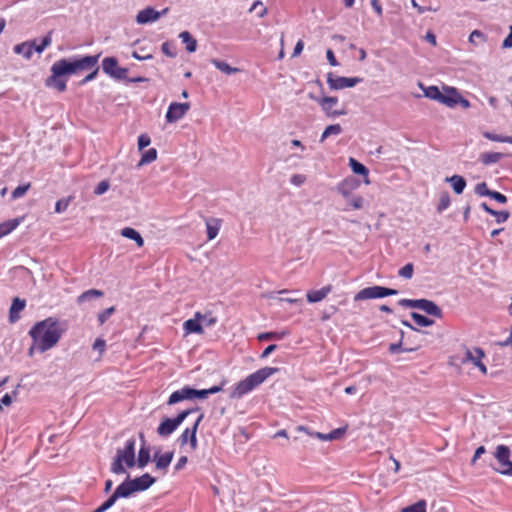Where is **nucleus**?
Masks as SVG:
<instances>
[{
    "label": "nucleus",
    "mask_w": 512,
    "mask_h": 512,
    "mask_svg": "<svg viewBox=\"0 0 512 512\" xmlns=\"http://www.w3.org/2000/svg\"><path fill=\"white\" fill-rule=\"evenodd\" d=\"M65 328L54 317H48L37 322L29 331V336L35 342V347L40 353H44L57 345Z\"/></svg>",
    "instance_id": "nucleus-1"
},
{
    "label": "nucleus",
    "mask_w": 512,
    "mask_h": 512,
    "mask_svg": "<svg viewBox=\"0 0 512 512\" xmlns=\"http://www.w3.org/2000/svg\"><path fill=\"white\" fill-rule=\"evenodd\" d=\"M279 372L277 367H263L237 382L231 389V399H241L264 383L269 377Z\"/></svg>",
    "instance_id": "nucleus-2"
},
{
    "label": "nucleus",
    "mask_w": 512,
    "mask_h": 512,
    "mask_svg": "<svg viewBox=\"0 0 512 512\" xmlns=\"http://www.w3.org/2000/svg\"><path fill=\"white\" fill-rule=\"evenodd\" d=\"M100 55H88L82 58L60 59L53 64L63 76L77 74L81 71L90 70L97 65Z\"/></svg>",
    "instance_id": "nucleus-3"
},
{
    "label": "nucleus",
    "mask_w": 512,
    "mask_h": 512,
    "mask_svg": "<svg viewBox=\"0 0 512 512\" xmlns=\"http://www.w3.org/2000/svg\"><path fill=\"white\" fill-rule=\"evenodd\" d=\"M135 464V439L126 441L123 449H118L116 457L111 464V472L114 474L125 473L124 465L131 468Z\"/></svg>",
    "instance_id": "nucleus-4"
},
{
    "label": "nucleus",
    "mask_w": 512,
    "mask_h": 512,
    "mask_svg": "<svg viewBox=\"0 0 512 512\" xmlns=\"http://www.w3.org/2000/svg\"><path fill=\"white\" fill-rule=\"evenodd\" d=\"M52 32L43 37L39 45L34 40L25 41L14 46L13 51L17 55H22L26 60H30L34 52L41 54L52 43Z\"/></svg>",
    "instance_id": "nucleus-5"
},
{
    "label": "nucleus",
    "mask_w": 512,
    "mask_h": 512,
    "mask_svg": "<svg viewBox=\"0 0 512 512\" xmlns=\"http://www.w3.org/2000/svg\"><path fill=\"white\" fill-rule=\"evenodd\" d=\"M399 305L403 307L421 309L428 315H432L437 318L442 317L441 309L433 301L427 299H401L399 301Z\"/></svg>",
    "instance_id": "nucleus-6"
},
{
    "label": "nucleus",
    "mask_w": 512,
    "mask_h": 512,
    "mask_svg": "<svg viewBox=\"0 0 512 512\" xmlns=\"http://www.w3.org/2000/svg\"><path fill=\"white\" fill-rule=\"evenodd\" d=\"M197 410L198 408L187 409L180 412L175 418L164 419L158 426L157 433L162 437L171 435L179 427V425L187 418L189 414Z\"/></svg>",
    "instance_id": "nucleus-7"
},
{
    "label": "nucleus",
    "mask_w": 512,
    "mask_h": 512,
    "mask_svg": "<svg viewBox=\"0 0 512 512\" xmlns=\"http://www.w3.org/2000/svg\"><path fill=\"white\" fill-rule=\"evenodd\" d=\"M398 293L397 290L382 287V286H372L367 287L362 290H360L355 296V301H362V300H368V299H377V298H383L387 296L396 295Z\"/></svg>",
    "instance_id": "nucleus-8"
},
{
    "label": "nucleus",
    "mask_w": 512,
    "mask_h": 512,
    "mask_svg": "<svg viewBox=\"0 0 512 512\" xmlns=\"http://www.w3.org/2000/svg\"><path fill=\"white\" fill-rule=\"evenodd\" d=\"M204 418V414L200 413L198 418L196 419L195 423L191 428H186L182 434L178 438V442L180 446H185L189 444L190 451H196L198 448V440H197V430L199 427V424Z\"/></svg>",
    "instance_id": "nucleus-9"
},
{
    "label": "nucleus",
    "mask_w": 512,
    "mask_h": 512,
    "mask_svg": "<svg viewBox=\"0 0 512 512\" xmlns=\"http://www.w3.org/2000/svg\"><path fill=\"white\" fill-rule=\"evenodd\" d=\"M102 69L105 74L116 80H126L128 69L120 67L115 57H106L102 60Z\"/></svg>",
    "instance_id": "nucleus-10"
},
{
    "label": "nucleus",
    "mask_w": 512,
    "mask_h": 512,
    "mask_svg": "<svg viewBox=\"0 0 512 512\" xmlns=\"http://www.w3.org/2000/svg\"><path fill=\"white\" fill-rule=\"evenodd\" d=\"M510 449L507 446L499 445L496 449L495 457L498 466L495 470L501 474L511 475L512 474V461L510 460Z\"/></svg>",
    "instance_id": "nucleus-11"
},
{
    "label": "nucleus",
    "mask_w": 512,
    "mask_h": 512,
    "mask_svg": "<svg viewBox=\"0 0 512 512\" xmlns=\"http://www.w3.org/2000/svg\"><path fill=\"white\" fill-rule=\"evenodd\" d=\"M483 358H485V352L483 349L479 347H474L473 349L466 348L465 357L463 358L462 363L465 364L471 362L480 370L483 375H486L487 367L482 361Z\"/></svg>",
    "instance_id": "nucleus-12"
},
{
    "label": "nucleus",
    "mask_w": 512,
    "mask_h": 512,
    "mask_svg": "<svg viewBox=\"0 0 512 512\" xmlns=\"http://www.w3.org/2000/svg\"><path fill=\"white\" fill-rule=\"evenodd\" d=\"M190 109V103L172 102L166 112L165 118L168 123H175L185 116Z\"/></svg>",
    "instance_id": "nucleus-13"
},
{
    "label": "nucleus",
    "mask_w": 512,
    "mask_h": 512,
    "mask_svg": "<svg viewBox=\"0 0 512 512\" xmlns=\"http://www.w3.org/2000/svg\"><path fill=\"white\" fill-rule=\"evenodd\" d=\"M51 75L45 80V85L56 89L58 92H64L67 88V78L59 73V70L53 64L51 66Z\"/></svg>",
    "instance_id": "nucleus-14"
},
{
    "label": "nucleus",
    "mask_w": 512,
    "mask_h": 512,
    "mask_svg": "<svg viewBox=\"0 0 512 512\" xmlns=\"http://www.w3.org/2000/svg\"><path fill=\"white\" fill-rule=\"evenodd\" d=\"M318 103L328 117H336V116H341V115L346 114V111L343 109L342 110L334 109V107L338 104L337 97L325 96V97L318 99Z\"/></svg>",
    "instance_id": "nucleus-15"
},
{
    "label": "nucleus",
    "mask_w": 512,
    "mask_h": 512,
    "mask_svg": "<svg viewBox=\"0 0 512 512\" xmlns=\"http://www.w3.org/2000/svg\"><path fill=\"white\" fill-rule=\"evenodd\" d=\"M168 8L163 9L161 12L156 11L152 7H147L138 12L136 21L138 24H146L158 20L162 15L168 12Z\"/></svg>",
    "instance_id": "nucleus-16"
},
{
    "label": "nucleus",
    "mask_w": 512,
    "mask_h": 512,
    "mask_svg": "<svg viewBox=\"0 0 512 512\" xmlns=\"http://www.w3.org/2000/svg\"><path fill=\"white\" fill-rule=\"evenodd\" d=\"M360 81L361 80L356 77L348 78V77L337 76L335 78H332L330 75L328 76V79H327L329 87L334 90H340V89H344V88L354 87Z\"/></svg>",
    "instance_id": "nucleus-17"
},
{
    "label": "nucleus",
    "mask_w": 512,
    "mask_h": 512,
    "mask_svg": "<svg viewBox=\"0 0 512 512\" xmlns=\"http://www.w3.org/2000/svg\"><path fill=\"white\" fill-rule=\"evenodd\" d=\"M459 95L460 93L455 87L443 86L442 96L439 103L449 108H454L457 106V100Z\"/></svg>",
    "instance_id": "nucleus-18"
},
{
    "label": "nucleus",
    "mask_w": 512,
    "mask_h": 512,
    "mask_svg": "<svg viewBox=\"0 0 512 512\" xmlns=\"http://www.w3.org/2000/svg\"><path fill=\"white\" fill-rule=\"evenodd\" d=\"M203 318H204V316L200 312H196L194 314V318L186 320L183 323V329L185 331V334L186 335L191 334V333L203 334L204 329L200 323V320H202Z\"/></svg>",
    "instance_id": "nucleus-19"
},
{
    "label": "nucleus",
    "mask_w": 512,
    "mask_h": 512,
    "mask_svg": "<svg viewBox=\"0 0 512 512\" xmlns=\"http://www.w3.org/2000/svg\"><path fill=\"white\" fill-rule=\"evenodd\" d=\"M173 457L174 453L172 451L165 452L164 454L156 452L153 457L156 469L162 470L165 473L170 463L172 462Z\"/></svg>",
    "instance_id": "nucleus-20"
},
{
    "label": "nucleus",
    "mask_w": 512,
    "mask_h": 512,
    "mask_svg": "<svg viewBox=\"0 0 512 512\" xmlns=\"http://www.w3.org/2000/svg\"><path fill=\"white\" fill-rule=\"evenodd\" d=\"M332 291V285H326L319 290H310L306 294L309 303H317L324 300Z\"/></svg>",
    "instance_id": "nucleus-21"
},
{
    "label": "nucleus",
    "mask_w": 512,
    "mask_h": 512,
    "mask_svg": "<svg viewBox=\"0 0 512 512\" xmlns=\"http://www.w3.org/2000/svg\"><path fill=\"white\" fill-rule=\"evenodd\" d=\"M26 301L18 297L13 299L12 305L9 311V320L11 323H15L20 319V312L24 310Z\"/></svg>",
    "instance_id": "nucleus-22"
},
{
    "label": "nucleus",
    "mask_w": 512,
    "mask_h": 512,
    "mask_svg": "<svg viewBox=\"0 0 512 512\" xmlns=\"http://www.w3.org/2000/svg\"><path fill=\"white\" fill-rule=\"evenodd\" d=\"M132 482L135 491H144L154 484L155 478H153L150 474L145 473L142 476L133 479Z\"/></svg>",
    "instance_id": "nucleus-23"
},
{
    "label": "nucleus",
    "mask_w": 512,
    "mask_h": 512,
    "mask_svg": "<svg viewBox=\"0 0 512 512\" xmlns=\"http://www.w3.org/2000/svg\"><path fill=\"white\" fill-rule=\"evenodd\" d=\"M121 235L125 238L131 239L136 242L138 247L144 246V239L138 231L131 227H125L121 230Z\"/></svg>",
    "instance_id": "nucleus-24"
},
{
    "label": "nucleus",
    "mask_w": 512,
    "mask_h": 512,
    "mask_svg": "<svg viewBox=\"0 0 512 512\" xmlns=\"http://www.w3.org/2000/svg\"><path fill=\"white\" fill-rule=\"evenodd\" d=\"M504 154L499 152H484L480 154L479 160L484 165H490L499 162Z\"/></svg>",
    "instance_id": "nucleus-25"
},
{
    "label": "nucleus",
    "mask_w": 512,
    "mask_h": 512,
    "mask_svg": "<svg viewBox=\"0 0 512 512\" xmlns=\"http://www.w3.org/2000/svg\"><path fill=\"white\" fill-rule=\"evenodd\" d=\"M451 185L456 194H461L466 187V181L462 176L453 175L446 179Z\"/></svg>",
    "instance_id": "nucleus-26"
},
{
    "label": "nucleus",
    "mask_w": 512,
    "mask_h": 512,
    "mask_svg": "<svg viewBox=\"0 0 512 512\" xmlns=\"http://www.w3.org/2000/svg\"><path fill=\"white\" fill-rule=\"evenodd\" d=\"M182 42L186 45V50L189 53L195 52L197 48V41L188 31H183L179 35Z\"/></svg>",
    "instance_id": "nucleus-27"
},
{
    "label": "nucleus",
    "mask_w": 512,
    "mask_h": 512,
    "mask_svg": "<svg viewBox=\"0 0 512 512\" xmlns=\"http://www.w3.org/2000/svg\"><path fill=\"white\" fill-rule=\"evenodd\" d=\"M20 224V219H11L0 223V238L8 235L15 230Z\"/></svg>",
    "instance_id": "nucleus-28"
},
{
    "label": "nucleus",
    "mask_w": 512,
    "mask_h": 512,
    "mask_svg": "<svg viewBox=\"0 0 512 512\" xmlns=\"http://www.w3.org/2000/svg\"><path fill=\"white\" fill-rule=\"evenodd\" d=\"M220 229V220L213 219L212 221L206 222V230H207V238L208 240H213L219 232Z\"/></svg>",
    "instance_id": "nucleus-29"
},
{
    "label": "nucleus",
    "mask_w": 512,
    "mask_h": 512,
    "mask_svg": "<svg viewBox=\"0 0 512 512\" xmlns=\"http://www.w3.org/2000/svg\"><path fill=\"white\" fill-rule=\"evenodd\" d=\"M211 63L218 69L220 70L221 72L225 73V74H234V73H237L239 72V69L238 68H234V67H231L228 63L224 62V61H220L218 59H212L211 60Z\"/></svg>",
    "instance_id": "nucleus-30"
},
{
    "label": "nucleus",
    "mask_w": 512,
    "mask_h": 512,
    "mask_svg": "<svg viewBox=\"0 0 512 512\" xmlns=\"http://www.w3.org/2000/svg\"><path fill=\"white\" fill-rule=\"evenodd\" d=\"M420 87L423 89L425 97L440 102L442 90H440L437 86H428L423 88V86L420 84Z\"/></svg>",
    "instance_id": "nucleus-31"
},
{
    "label": "nucleus",
    "mask_w": 512,
    "mask_h": 512,
    "mask_svg": "<svg viewBox=\"0 0 512 512\" xmlns=\"http://www.w3.org/2000/svg\"><path fill=\"white\" fill-rule=\"evenodd\" d=\"M288 335L287 331H281V332H264L260 333L258 335L259 341H266V340H281L284 337Z\"/></svg>",
    "instance_id": "nucleus-32"
},
{
    "label": "nucleus",
    "mask_w": 512,
    "mask_h": 512,
    "mask_svg": "<svg viewBox=\"0 0 512 512\" xmlns=\"http://www.w3.org/2000/svg\"><path fill=\"white\" fill-rule=\"evenodd\" d=\"M342 133V127L340 124L329 125L325 128L321 135L320 141L323 142L331 135H339Z\"/></svg>",
    "instance_id": "nucleus-33"
},
{
    "label": "nucleus",
    "mask_w": 512,
    "mask_h": 512,
    "mask_svg": "<svg viewBox=\"0 0 512 512\" xmlns=\"http://www.w3.org/2000/svg\"><path fill=\"white\" fill-rule=\"evenodd\" d=\"M156 159H157V150L155 148H150L142 154V157H141V160H140L138 166L152 163Z\"/></svg>",
    "instance_id": "nucleus-34"
},
{
    "label": "nucleus",
    "mask_w": 512,
    "mask_h": 512,
    "mask_svg": "<svg viewBox=\"0 0 512 512\" xmlns=\"http://www.w3.org/2000/svg\"><path fill=\"white\" fill-rule=\"evenodd\" d=\"M411 317H412L413 321L420 327H428V326L433 325V323H434L433 320L427 318L426 316H424L422 314L416 313V312H412Z\"/></svg>",
    "instance_id": "nucleus-35"
},
{
    "label": "nucleus",
    "mask_w": 512,
    "mask_h": 512,
    "mask_svg": "<svg viewBox=\"0 0 512 512\" xmlns=\"http://www.w3.org/2000/svg\"><path fill=\"white\" fill-rule=\"evenodd\" d=\"M349 164H350L352 171L355 174H359V175H363V176L368 175V173H369L368 169L363 164H361L360 162L355 160L354 158H350Z\"/></svg>",
    "instance_id": "nucleus-36"
},
{
    "label": "nucleus",
    "mask_w": 512,
    "mask_h": 512,
    "mask_svg": "<svg viewBox=\"0 0 512 512\" xmlns=\"http://www.w3.org/2000/svg\"><path fill=\"white\" fill-rule=\"evenodd\" d=\"M483 136L486 139L494 141V142H501V143H510V144H512V136H502V135L494 134V133L487 132V131L483 133Z\"/></svg>",
    "instance_id": "nucleus-37"
},
{
    "label": "nucleus",
    "mask_w": 512,
    "mask_h": 512,
    "mask_svg": "<svg viewBox=\"0 0 512 512\" xmlns=\"http://www.w3.org/2000/svg\"><path fill=\"white\" fill-rule=\"evenodd\" d=\"M150 461V451L146 447H142L138 453V466L145 467Z\"/></svg>",
    "instance_id": "nucleus-38"
},
{
    "label": "nucleus",
    "mask_w": 512,
    "mask_h": 512,
    "mask_svg": "<svg viewBox=\"0 0 512 512\" xmlns=\"http://www.w3.org/2000/svg\"><path fill=\"white\" fill-rule=\"evenodd\" d=\"M102 296H103V292L101 290L90 289V290H87L84 293H82L78 297L77 301H78V303H82L86 300L91 299L92 297H102Z\"/></svg>",
    "instance_id": "nucleus-39"
},
{
    "label": "nucleus",
    "mask_w": 512,
    "mask_h": 512,
    "mask_svg": "<svg viewBox=\"0 0 512 512\" xmlns=\"http://www.w3.org/2000/svg\"><path fill=\"white\" fill-rule=\"evenodd\" d=\"M401 512H426V501L419 500L415 504L403 508Z\"/></svg>",
    "instance_id": "nucleus-40"
},
{
    "label": "nucleus",
    "mask_w": 512,
    "mask_h": 512,
    "mask_svg": "<svg viewBox=\"0 0 512 512\" xmlns=\"http://www.w3.org/2000/svg\"><path fill=\"white\" fill-rule=\"evenodd\" d=\"M30 187H31V183H29V182L24 185H20V186L16 187L12 191V195H11L12 199L16 200L18 198L23 197L27 193V191L30 189Z\"/></svg>",
    "instance_id": "nucleus-41"
},
{
    "label": "nucleus",
    "mask_w": 512,
    "mask_h": 512,
    "mask_svg": "<svg viewBox=\"0 0 512 512\" xmlns=\"http://www.w3.org/2000/svg\"><path fill=\"white\" fill-rule=\"evenodd\" d=\"M482 196H488L502 204L507 202V197L498 191L486 190L482 192Z\"/></svg>",
    "instance_id": "nucleus-42"
},
{
    "label": "nucleus",
    "mask_w": 512,
    "mask_h": 512,
    "mask_svg": "<svg viewBox=\"0 0 512 512\" xmlns=\"http://www.w3.org/2000/svg\"><path fill=\"white\" fill-rule=\"evenodd\" d=\"M71 200H72V196L58 200L55 204V212L62 213L64 211H66Z\"/></svg>",
    "instance_id": "nucleus-43"
},
{
    "label": "nucleus",
    "mask_w": 512,
    "mask_h": 512,
    "mask_svg": "<svg viewBox=\"0 0 512 512\" xmlns=\"http://www.w3.org/2000/svg\"><path fill=\"white\" fill-rule=\"evenodd\" d=\"M450 203L451 201L449 195L447 193L442 194L437 205L438 212L446 210L450 206Z\"/></svg>",
    "instance_id": "nucleus-44"
},
{
    "label": "nucleus",
    "mask_w": 512,
    "mask_h": 512,
    "mask_svg": "<svg viewBox=\"0 0 512 512\" xmlns=\"http://www.w3.org/2000/svg\"><path fill=\"white\" fill-rule=\"evenodd\" d=\"M413 271H414L413 264L408 263L399 270L398 274H399V276H401L403 278L410 279L413 276Z\"/></svg>",
    "instance_id": "nucleus-45"
},
{
    "label": "nucleus",
    "mask_w": 512,
    "mask_h": 512,
    "mask_svg": "<svg viewBox=\"0 0 512 512\" xmlns=\"http://www.w3.org/2000/svg\"><path fill=\"white\" fill-rule=\"evenodd\" d=\"M347 431V426L332 430L327 434L328 441L336 440L341 438Z\"/></svg>",
    "instance_id": "nucleus-46"
},
{
    "label": "nucleus",
    "mask_w": 512,
    "mask_h": 512,
    "mask_svg": "<svg viewBox=\"0 0 512 512\" xmlns=\"http://www.w3.org/2000/svg\"><path fill=\"white\" fill-rule=\"evenodd\" d=\"M115 312V307L112 306V307H109L107 309H105L104 311H102L99 315H98V321H99V324L100 325H103L110 317L111 315Z\"/></svg>",
    "instance_id": "nucleus-47"
},
{
    "label": "nucleus",
    "mask_w": 512,
    "mask_h": 512,
    "mask_svg": "<svg viewBox=\"0 0 512 512\" xmlns=\"http://www.w3.org/2000/svg\"><path fill=\"white\" fill-rule=\"evenodd\" d=\"M109 187H110L109 182L107 180H103V181L98 183L97 187L94 190V194L95 195H102L106 191H108Z\"/></svg>",
    "instance_id": "nucleus-48"
},
{
    "label": "nucleus",
    "mask_w": 512,
    "mask_h": 512,
    "mask_svg": "<svg viewBox=\"0 0 512 512\" xmlns=\"http://www.w3.org/2000/svg\"><path fill=\"white\" fill-rule=\"evenodd\" d=\"M496 218L497 223H503L508 220L510 217V213L508 211H496L494 210V214H491Z\"/></svg>",
    "instance_id": "nucleus-49"
},
{
    "label": "nucleus",
    "mask_w": 512,
    "mask_h": 512,
    "mask_svg": "<svg viewBox=\"0 0 512 512\" xmlns=\"http://www.w3.org/2000/svg\"><path fill=\"white\" fill-rule=\"evenodd\" d=\"M477 40L485 41L486 37H485V35L481 31L474 30V31L471 32V34L469 36V41L471 43H473V44H476Z\"/></svg>",
    "instance_id": "nucleus-50"
},
{
    "label": "nucleus",
    "mask_w": 512,
    "mask_h": 512,
    "mask_svg": "<svg viewBox=\"0 0 512 512\" xmlns=\"http://www.w3.org/2000/svg\"><path fill=\"white\" fill-rule=\"evenodd\" d=\"M183 400H184V399H183V395H182V393H181V390H177V391H174V392L170 395V397H169V399H168V402H167V403H168L169 405H173V404H176V403L181 402V401H183Z\"/></svg>",
    "instance_id": "nucleus-51"
},
{
    "label": "nucleus",
    "mask_w": 512,
    "mask_h": 512,
    "mask_svg": "<svg viewBox=\"0 0 512 512\" xmlns=\"http://www.w3.org/2000/svg\"><path fill=\"white\" fill-rule=\"evenodd\" d=\"M90 70H92V72H91V73H89L87 76H85V77L81 80V82H80V84H81V85H84V84H86V83H88V82H90V81H92V80H94V79L96 78V76H97V74H98V71H99L98 66H97V65H95V67H94V68H91Z\"/></svg>",
    "instance_id": "nucleus-52"
},
{
    "label": "nucleus",
    "mask_w": 512,
    "mask_h": 512,
    "mask_svg": "<svg viewBox=\"0 0 512 512\" xmlns=\"http://www.w3.org/2000/svg\"><path fill=\"white\" fill-rule=\"evenodd\" d=\"M151 143V139L147 134H141L138 137V148L139 150L144 149Z\"/></svg>",
    "instance_id": "nucleus-53"
},
{
    "label": "nucleus",
    "mask_w": 512,
    "mask_h": 512,
    "mask_svg": "<svg viewBox=\"0 0 512 512\" xmlns=\"http://www.w3.org/2000/svg\"><path fill=\"white\" fill-rule=\"evenodd\" d=\"M306 181V176L303 174H294L292 175L290 182L295 186H301Z\"/></svg>",
    "instance_id": "nucleus-54"
},
{
    "label": "nucleus",
    "mask_w": 512,
    "mask_h": 512,
    "mask_svg": "<svg viewBox=\"0 0 512 512\" xmlns=\"http://www.w3.org/2000/svg\"><path fill=\"white\" fill-rule=\"evenodd\" d=\"M181 390V393L183 395V399L184 400H190V399H194V388H191L189 386H185L183 387Z\"/></svg>",
    "instance_id": "nucleus-55"
},
{
    "label": "nucleus",
    "mask_w": 512,
    "mask_h": 512,
    "mask_svg": "<svg viewBox=\"0 0 512 512\" xmlns=\"http://www.w3.org/2000/svg\"><path fill=\"white\" fill-rule=\"evenodd\" d=\"M106 342L101 338H97L93 344V349L98 350L102 354L105 350Z\"/></svg>",
    "instance_id": "nucleus-56"
},
{
    "label": "nucleus",
    "mask_w": 512,
    "mask_h": 512,
    "mask_svg": "<svg viewBox=\"0 0 512 512\" xmlns=\"http://www.w3.org/2000/svg\"><path fill=\"white\" fill-rule=\"evenodd\" d=\"M162 52L169 56V57H175L176 53L171 50V45L168 42H164L161 46Z\"/></svg>",
    "instance_id": "nucleus-57"
},
{
    "label": "nucleus",
    "mask_w": 512,
    "mask_h": 512,
    "mask_svg": "<svg viewBox=\"0 0 512 512\" xmlns=\"http://www.w3.org/2000/svg\"><path fill=\"white\" fill-rule=\"evenodd\" d=\"M187 462H188L187 456H181L178 459L177 463L175 464L174 469L176 471L182 470L186 466Z\"/></svg>",
    "instance_id": "nucleus-58"
},
{
    "label": "nucleus",
    "mask_w": 512,
    "mask_h": 512,
    "mask_svg": "<svg viewBox=\"0 0 512 512\" xmlns=\"http://www.w3.org/2000/svg\"><path fill=\"white\" fill-rule=\"evenodd\" d=\"M326 57L331 66H337L339 63L334 55V52L331 49H328L326 52Z\"/></svg>",
    "instance_id": "nucleus-59"
},
{
    "label": "nucleus",
    "mask_w": 512,
    "mask_h": 512,
    "mask_svg": "<svg viewBox=\"0 0 512 512\" xmlns=\"http://www.w3.org/2000/svg\"><path fill=\"white\" fill-rule=\"evenodd\" d=\"M260 8H261V10L259 12V16L262 17L266 14V8L263 6V3L261 1L254 2V4L252 5L250 10L252 11V10H256V9H260Z\"/></svg>",
    "instance_id": "nucleus-60"
},
{
    "label": "nucleus",
    "mask_w": 512,
    "mask_h": 512,
    "mask_svg": "<svg viewBox=\"0 0 512 512\" xmlns=\"http://www.w3.org/2000/svg\"><path fill=\"white\" fill-rule=\"evenodd\" d=\"M260 8H261V10L259 12V16L262 17L266 14V8L263 6V3L261 1L254 2V4L252 5L250 10L252 11V10H256V9H260Z\"/></svg>",
    "instance_id": "nucleus-61"
},
{
    "label": "nucleus",
    "mask_w": 512,
    "mask_h": 512,
    "mask_svg": "<svg viewBox=\"0 0 512 512\" xmlns=\"http://www.w3.org/2000/svg\"><path fill=\"white\" fill-rule=\"evenodd\" d=\"M276 349H277V345H276V344H271V345H269V346H267V347L265 348V350L262 352V354H261V356H260V357H261L262 359H265V358H267V357H268L272 352H274Z\"/></svg>",
    "instance_id": "nucleus-62"
},
{
    "label": "nucleus",
    "mask_w": 512,
    "mask_h": 512,
    "mask_svg": "<svg viewBox=\"0 0 512 512\" xmlns=\"http://www.w3.org/2000/svg\"><path fill=\"white\" fill-rule=\"evenodd\" d=\"M351 206L353 209H360L362 208V205H363V198L358 196V197H354L352 200H351Z\"/></svg>",
    "instance_id": "nucleus-63"
},
{
    "label": "nucleus",
    "mask_w": 512,
    "mask_h": 512,
    "mask_svg": "<svg viewBox=\"0 0 512 512\" xmlns=\"http://www.w3.org/2000/svg\"><path fill=\"white\" fill-rule=\"evenodd\" d=\"M503 48H511L512 47V26L510 27V32L507 37L504 39L502 43Z\"/></svg>",
    "instance_id": "nucleus-64"
}]
</instances>
